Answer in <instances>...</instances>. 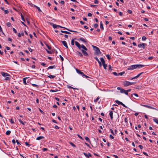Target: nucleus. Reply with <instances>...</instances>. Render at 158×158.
<instances>
[{
  "instance_id": "nucleus-1",
  "label": "nucleus",
  "mask_w": 158,
  "mask_h": 158,
  "mask_svg": "<svg viewBox=\"0 0 158 158\" xmlns=\"http://www.w3.org/2000/svg\"><path fill=\"white\" fill-rule=\"evenodd\" d=\"M75 44L76 46L78 48V49L81 50L84 56H88V54L86 52L88 49L83 44L81 45L77 41H75Z\"/></svg>"
},
{
  "instance_id": "nucleus-2",
  "label": "nucleus",
  "mask_w": 158,
  "mask_h": 158,
  "mask_svg": "<svg viewBox=\"0 0 158 158\" xmlns=\"http://www.w3.org/2000/svg\"><path fill=\"white\" fill-rule=\"evenodd\" d=\"M145 65L141 64H135L133 65L129 66L127 70H133L136 69H139L144 67Z\"/></svg>"
},
{
  "instance_id": "nucleus-3",
  "label": "nucleus",
  "mask_w": 158,
  "mask_h": 158,
  "mask_svg": "<svg viewBox=\"0 0 158 158\" xmlns=\"http://www.w3.org/2000/svg\"><path fill=\"white\" fill-rule=\"evenodd\" d=\"M52 27H53L54 28H56L57 27H61V28H64L65 29H66V30H67L69 31H70V32H78L77 31H73V30H71L70 29H68L67 28H66L65 27H61L60 25H57L56 24H52Z\"/></svg>"
},
{
  "instance_id": "nucleus-4",
  "label": "nucleus",
  "mask_w": 158,
  "mask_h": 158,
  "mask_svg": "<svg viewBox=\"0 0 158 158\" xmlns=\"http://www.w3.org/2000/svg\"><path fill=\"white\" fill-rule=\"evenodd\" d=\"M92 47L93 48L94 50L95 51V53L97 55H99L101 53L100 49L98 47L94 45H92Z\"/></svg>"
},
{
  "instance_id": "nucleus-5",
  "label": "nucleus",
  "mask_w": 158,
  "mask_h": 158,
  "mask_svg": "<svg viewBox=\"0 0 158 158\" xmlns=\"http://www.w3.org/2000/svg\"><path fill=\"white\" fill-rule=\"evenodd\" d=\"M123 85L125 87L129 86L130 85V82L127 81H125L123 82Z\"/></svg>"
},
{
  "instance_id": "nucleus-6",
  "label": "nucleus",
  "mask_w": 158,
  "mask_h": 158,
  "mask_svg": "<svg viewBox=\"0 0 158 158\" xmlns=\"http://www.w3.org/2000/svg\"><path fill=\"white\" fill-rule=\"evenodd\" d=\"M76 70L77 73L81 74L82 76L83 77V76L84 75V74L80 70L78 69H76Z\"/></svg>"
},
{
  "instance_id": "nucleus-7",
  "label": "nucleus",
  "mask_w": 158,
  "mask_h": 158,
  "mask_svg": "<svg viewBox=\"0 0 158 158\" xmlns=\"http://www.w3.org/2000/svg\"><path fill=\"white\" fill-rule=\"evenodd\" d=\"M146 45V44L144 43H142L139 44L138 45V47L139 48H145V45Z\"/></svg>"
},
{
  "instance_id": "nucleus-8",
  "label": "nucleus",
  "mask_w": 158,
  "mask_h": 158,
  "mask_svg": "<svg viewBox=\"0 0 158 158\" xmlns=\"http://www.w3.org/2000/svg\"><path fill=\"white\" fill-rule=\"evenodd\" d=\"M117 89L118 90H120V93H124L125 90L124 89H123L121 88L120 87H118L117 88Z\"/></svg>"
},
{
  "instance_id": "nucleus-9",
  "label": "nucleus",
  "mask_w": 158,
  "mask_h": 158,
  "mask_svg": "<svg viewBox=\"0 0 158 158\" xmlns=\"http://www.w3.org/2000/svg\"><path fill=\"white\" fill-rule=\"evenodd\" d=\"M1 75L3 77H5L6 76H10V75L8 73H5L4 72H1Z\"/></svg>"
},
{
  "instance_id": "nucleus-10",
  "label": "nucleus",
  "mask_w": 158,
  "mask_h": 158,
  "mask_svg": "<svg viewBox=\"0 0 158 158\" xmlns=\"http://www.w3.org/2000/svg\"><path fill=\"white\" fill-rule=\"evenodd\" d=\"M61 42H62L64 46L66 48H68V46H67V43L65 41H61Z\"/></svg>"
},
{
  "instance_id": "nucleus-11",
  "label": "nucleus",
  "mask_w": 158,
  "mask_h": 158,
  "mask_svg": "<svg viewBox=\"0 0 158 158\" xmlns=\"http://www.w3.org/2000/svg\"><path fill=\"white\" fill-rule=\"evenodd\" d=\"M142 106H144L145 107L148 108L149 109H154L156 110V109L154 107H152V106H148V105H141Z\"/></svg>"
},
{
  "instance_id": "nucleus-12",
  "label": "nucleus",
  "mask_w": 158,
  "mask_h": 158,
  "mask_svg": "<svg viewBox=\"0 0 158 158\" xmlns=\"http://www.w3.org/2000/svg\"><path fill=\"white\" fill-rule=\"evenodd\" d=\"M83 154L87 158H89V156H92L90 153H88V155L85 152L83 153Z\"/></svg>"
},
{
  "instance_id": "nucleus-13",
  "label": "nucleus",
  "mask_w": 158,
  "mask_h": 158,
  "mask_svg": "<svg viewBox=\"0 0 158 158\" xmlns=\"http://www.w3.org/2000/svg\"><path fill=\"white\" fill-rule=\"evenodd\" d=\"M113 111H110V113H109V115L110 116V118L111 119H113Z\"/></svg>"
},
{
  "instance_id": "nucleus-14",
  "label": "nucleus",
  "mask_w": 158,
  "mask_h": 158,
  "mask_svg": "<svg viewBox=\"0 0 158 158\" xmlns=\"http://www.w3.org/2000/svg\"><path fill=\"white\" fill-rule=\"evenodd\" d=\"M100 27L101 29H102V30L103 31L104 29L103 23L102 21H101L100 22Z\"/></svg>"
},
{
  "instance_id": "nucleus-15",
  "label": "nucleus",
  "mask_w": 158,
  "mask_h": 158,
  "mask_svg": "<svg viewBox=\"0 0 158 158\" xmlns=\"http://www.w3.org/2000/svg\"><path fill=\"white\" fill-rule=\"evenodd\" d=\"M34 7L38 9L39 12H42V10H40V8L37 6L36 5H34Z\"/></svg>"
},
{
  "instance_id": "nucleus-16",
  "label": "nucleus",
  "mask_w": 158,
  "mask_h": 158,
  "mask_svg": "<svg viewBox=\"0 0 158 158\" xmlns=\"http://www.w3.org/2000/svg\"><path fill=\"white\" fill-rule=\"evenodd\" d=\"M44 136H39V137H37L36 138V140H40V139H44Z\"/></svg>"
},
{
  "instance_id": "nucleus-17",
  "label": "nucleus",
  "mask_w": 158,
  "mask_h": 158,
  "mask_svg": "<svg viewBox=\"0 0 158 158\" xmlns=\"http://www.w3.org/2000/svg\"><path fill=\"white\" fill-rule=\"evenodd\" d=\"M79 40L81 41L84 43H86L87 42V41H86V40L83 38H80Z\"/></svg>"
},
{
  "instance_id": "nucleus-18",
  "label": "nucleus",
  "mask_w": 158,
  "mask_h": 158,
  "mask_svg": "<svg viewBox=\"0 0 158 158\" xmlns=\"http://www.w3.org/2000/svg\"><path fill=\"white\" fill-rule=\"evenodd\" d=\"M27 78V77H25L23 78V83L25 85L27 84V83L26 82V80Z\"/></svg>"
},
{
  "instance_id": "nucleus-19",
  "label": "nucleus",
  "mask_w": 158,
  "mask_h": 158,
  "mask_svg": "<svg viewBox=\"0 0 158 158\" xmlns=\"http://www.w3.org/2000/svg\"><path fill=\"white\" fill-rule=\"evenodd\" d=\"M143 72H141L137 75L135 77V78H136V79L138 77H139L142 74H143Z\"/></svg>"
},
{
  "instance_id": "nucleus-20",
  "label": "nucleus",
  "mask_w": 158,
  "mask_h": 158,
  "mask_svg": "<svg viewBox=\"0 0 158 158\" xmlns=\"http://www.w3.org/2000/svg\"><path fill=\"white\" fill-rule=\"evenodd\" d=\"M85 139L88 142H89V143H90V141L89 139V138L87 137V136H85Z\"/></svg>"
},
{
  "instance_id": "nucleus-21",
  "label": "nucleus",
  "mask_w": 158,
  "mask_h": 158,
  "mask_svg": "<svg viewBox=\"0 0 158 158\" xmlns=\"http://www.w3.org/2000/svg\"><path fill=\"white\" fill-rule=\"evenodd\" d=\"M115 102L117 104H118V105H121L122 104V102L119 101L118 100H116L115 101Z\"/></svg>"
},
{
  "instance_id": "nucleus-22",
  "label": "nucleus",
  "mask_w": 158,
  "mask_h": 158,
  "mask_svg": "<svg viewBox=\"0 0 158 158\" xmlns=\"http://www.w3.org/2000/svg\"><path fill=\"white\" fill-rule=\"evenodd\" d=\"M77 53H78L77 54L78 55L80 56L81 57H83V54H82V53L81 52L78 51Z\"/></svg>"
},
{
  "instance_id": "nucleus-23",
  "label": "nucleus",
  "mask_w": 158,
  "mask_h": 158,
  "mask_svg": "<svg viewBox=\"0 0 158 158\" xmlns=\"http://www.w3.org/2000/svg\"><path fill=\"white\" fill-rule=\"evenodd\" d=\"M48 77L50 78H54L56 77L54 75H50L49 76H48Z\"/></svg>"
},
{
  "instance_id": "nucleus-24",
  "label": "nucleus",
  "mask_w": 158,
  "mask_h": 158,
  "mask_svg": "<svg viewBox=\"0 0 158 158\" xmlns=\"http://www.w3.org/2000/svg\"><path fill=\"white\" fill-rule=\"evenodd\" d=\"M55 68V65H53V66H49L48 68V69H52Z\"/></svg>"
},
{
  "instance_id": "nucleus-25",
  "label": "nucleus",
  "mask_w": 158,
  "mask_h": 158,
  "mask_svg": "<svg viewBox=\"0 0 158 158\" xmlns=\"http://www.w3.org/2000/svg\"><path fill=\"white\" fill-rule=\"evenodd\" d=\"M19 121L23 125H24L25 123H26L25 122H23L20 119H19Z\"/></svg>"
},
{
  "instance_id": "nucleus-26",
  "label": "nucleus",
  "mask_w": 158,
  "mask_h": 158,
  "mask_svg": "<svg viewBox=\"0 0 158 158\" xmlns=\"http://www.w3.org/2000/svg\"><path fill=\"white\" fill-rule=\"evenodd\" d=\"M133 95H134L136 97H138V96H139L138 94H135V93H134V94H131V97H133Z\"/></svg>"
},
{
  "instance_id": "nucleus-27",
  "label": "nucleus",
  "mask_w": 158,
  "mask_h": 158,
  "mask_svg": "<svg viewBox=\"0 0 158 158\" xmlns=\"http://www.w3.org/2000/svg\"><path fill=\"white\" fill-rule=\"evenodd\" d=\"M11 133V131H10L8 130L7 131L6 133V134L7 135H9Z\"/></svg>"
},
{
  "instance_id": "nucleus-28",
  "label": "nucleus",
  "mask_w": 158,
  "mask_h": 158,
  "mask_svg": "<svg viewBox=\"0 0 158 158\" xmlns=\"http://www.w3.org/2000/svg\"><path fill=\"white\" fill-rule=\"evenodd\" d=\"M153 121L158 124V120L157 118H154L153 119Z\"/></svg>"
},
{
  "instance_id": "nucleus-29",
  "label": "nucleus",
  "mask_w": 158,
  "mask_h": 158,
  "mask_svg": "<svg viewBox=\"0 0 158 158\" xmlns=\"http://www.w3.org/2000/svg\"><path fill=\"white\" fill-rule=\"evenodd\" d=\"M100 98V97L98 96L94 100V102H96L98 101Z\"/></svg>"
},
{
  "instance_id": "nucleus-30",
  "label": "nucleus",
  "mask_w": 158,
  "mask_h": 158,
  "mask_svg": "<svg viewBox=\"0 0 158 158\" xmlns=\"http://www.w3.org/2000/svg\"><path fill=\"white\" fill-rule=\"evenodd\" d=\"M103 67L104 68V69H106L107 68V65L106 64H103Z\"/></svg>"
},
{
  "instance_id": "nucleus-31",
  "label": "nucleus",
  "mask_w": 158,
  "mask_h": 158,
  "mask_svg": "<svg viewBox=\"0 0 158 158\" xmlns=\"http://www.w3.org/2000/svg\"><path fill=\"white\" fill-rule=\"evenodd\" d=\"M125 73V72H123L118 73V76H122L123 74Z\"/></svg>"
},
{
  "instance_id": "nucleus-32",
  "label": "nucleus",
  "mask_w": 158,
  "mask_h": 158,
  "mask_svg": "<svg viewBox=\"0 0 158 158\" xmlns=\"http://www.w3.org/2000/svg\"><path fill=\"white\" fill-rule=\"evenodd\" d=\"M32 85L34 87H35L36 88H38L39 87V86L37 85H36L35 84H32Z\"/></svg>"
},
{
  "instance_id": "nucleus-33",
  "label": "nucleus",
  "mask_w": 158,
  "mask_h": 158,
  "mask_svg": "<svg viewBox=\"0 0 158 158\" xmlns=\"http://www.w3.org/2000/svg\"><path fill=\"white\" fill-rule=\"evenodd\" d=\"M69 143L71 144V145H72V146L73 147H76V145L74 144L73 143L71 142H70Z\"/></svg>"
},
{
  "instance_id": "nucleus-34",
  "label": "nucleus",
  "mask_w": 158,
  "mask_h": 158,
  "mask_svg": "<svg viewBox=\"0 0 158 158\" xmlns=\"http://www.w3.org/2000/svg\"><path fill=\"white\" fill-rule=\"evenodd\" d=\"M28 4H29L31 7H34V5H35L31 3L28 2Z\"/></svg>"
},
{
  "instance_id": "nucleus-35",
  "label": "nucleus",
  "mask_w": 158,
  "mask_h": 158,
  "mask_svg": "<svg viewBox=\"0 0 158 158\" xmlns=\"http://www.w3.org/2000/svg\"><path fill=\"white\" fill-rule=\"evenodd\" d=\"M45 45H46V46L48 48L49 50H51V47L50 46H49L47 44H45Z\"/></svg>"
},
{
  "instance_id": "nucleus-36",
  "label": "nucleus",
  "mask_w": 158,
  "mask_h": 158,
  "mask_svg": "<svg viewBox=\"0 0 158 158\" xmlns=\"http://www.w3.org/2000/svg\"><path fill=\"white\" fill-rule=\"evenodd\" d=\"M71 44L72 45H74V40L73 39L71 41Z\"/></svg>"
},
{
  "instance_id": "nucleus-37",
  "label": "nucleus",
  "mask_w": 158,
  "mask_h": 158,
  "mask_svg": "<svg viewBox=\"0 0 158 158\" xmlns=\"http://www.w3.org/2000/svg\"><path fill=\"white\" fill-rule=\"evenodd\" d=\"M113 74L116 76H118V74L116 72H113Z\"/></svg>"
},
{
  "instance_id": "nucleus-38",
  "label": "nucleus",
  "mask_w": 158,
  "mask_h": 158,
  "mask_svg": "<svg viewBox=\"0 0 158 158\" xmlns=\"http://www.w3.org/2000/svg\"><path fill=\"white\" fill-rule=\"evenodd\" d=\"M4 11L5 14H7L9 12V11L6 10H4Z\"/></svg>"
},
{
  "instance_id": "nucleus-39",
  "label": "nucleus",
  "mask_w": 158,
  "mask_h": 158,
  "mask_svg": "<svg viewBox=\"0 0 158 158\" xmlns=\"http://www.w3.org/2000/svg\"><path fill=\"white\" fill-rule=\"evenodd\" d=\"M106 56L108 59L109 60L111 59V58L110 57V55H106Z\"/></svg>"
},
{
  "instance_id": "nucleus-40",
  "label": "nucleus",
  "mask_w": 158,
  "mask_h": 158,
  "mask_svg": "<svg viewBox=\"0 0 158 158\" xmlns=\"http://www.w3.org/2000/svg\"><path fill=\"white\" fill-rule=\"evenodd\" d=\"M110 132L111 133L114 135H115V134L114 133V132L113 131V130L111 129H110Z\"/></svg>"
},
{
  "instance_id": "nucleus-41",
  "label": "nucleus",
  "mask_w": 158,
  "mask_h": 158,
  "mask_svg": "<svg viewBox=\"0 0 158 158\" xmlns=\"http://www.w3.org/2000/svg\"><path fill=\"white\" fill-rule=\"evenodd\" d=\"M6 25L8 27H10L11 26V23L9 22H8L6 23Z\"/></svg>"
},
{
  "instance_id": "nucleus-42",
  "label": "nucleus",
  "mask_w": 158,
  "mask_h": 158,
  "mask_svg": "<svg viewBox=\"0 0 158 158\" xmlns=\"http://www.w3.org/2000/svg\"><path fill=\"white\" fill-rule=\"evenodd\" d=\"M142 39L143 40H145L146 39V38L145 36H143L142 37Z\"/></svg>"
},
{
  "instance_id": "nucleus-43",
  "label": "nucleus",
  "mask_w": 158,
  "mask_h": 158,
  "mask_svg": "<svg viewBox=\"0 0 158 158\" xmlns=\"http://www.w3.org/2000/svg\"><path fill=\"white\" fill-rule=\"evenodd\" d=\"M98 26V25L97 23H96V24H94V27H95V28L97 27Z\"/></svg>"
},
{
  "instance_id": "nucleus-44",
  "label": "nucleus",
  "mask_w": 158,
  "mask_h": 158,
  "mask_svg": "<svg viewBox=\"0 0 158 158\" xmlns=\"http://www.w3.org/2000/svg\"><path fill=\"white\" fill-rule=\"evenodd\" d=\"M59 56L61 59V60L62 61H63L64 60V58H63L62 56L60 55H59Z\"/></svg>"
},
{
  "instance_id": "nucleus-45",
  "label": "nucleus",
  "mask_w": 158,
  "mask_h": 158,
  "mask_svg": "<svg viewBox=\"0 0 158 158\" xmlns=\"http://www.w3.org/2000/svg\"><path fill=\"white\" fill-rule=\"evenodd\" d=\"M60 31L63 33L67 34V31L61 30Z\"/></svg>"
},
{
  "instance_id": "nucleus-46",
  "label": "nucleus",
  "mask_w": 158,
  "mask_h": 158,
  "mask_svg": "<svg viewBox=\"0 0 158 158\" xmlns=\"http://www.w3.org/2000/svg\"><path fill=\"white\" fill-rule=\"evenodd\" d=\"M46 51H47V52L48 53L50 54H52V52H51L50 51H48V50H47V49H46Z\"/></svg>"
},
{
  "instance_id": "nucleus-47",
  "label": "nucleus",
  "mask_w": 158,
  "mask_h": 158,
  "mask_svg": "<svg viewBox=\"0 0 158 158\" xmlns=\"http://www.w3.org/2000/svg\"><path fill=\"white\" fill-rule=\"evenodd\" d=\"M94 58L97 60L98 62V61H100L99 60H98V58L97 57H94Z\"/></svg>"
},
{
  "instance_id": "nucleus-48",
  "label": "nucleus",
  "mask_w": 158,
  "mask_h": 158,
  "mask_svg": "<svg viewBox=\"0 0 158 158\" xmlns=\"http://www.w3.org/2000/svg\"><path fill=\"white\" fill-rule=\"evenodd\" d=\"M110 137L111 139H114V137L111 135H110Z\"/></svg>"
},
{
  "instance_id": "nucleus-49",
  "label": "nucleus",
  "mask_w": 158,
  "mask_h": 158,
  "mask_svg": "<svg viewBox=\"0 0 158 158\" xmlns=\"http://www.w3.org/2000/svg\"><path fill=\"white\" fill-rule=\"evenodd\" d=\"M13 30L15 33H17V31L15 28H13Z\"/></svg>"
},
{
  "instance_id": "nucleus-50",
  "label": "nucleus",
  "mask_w": 158,
  "mask_h": 158,
  "mask_svg": "<svg viewBox=\"0 0 158 158\" xmlns=\"http://www.w3.org/2000/svg\"><path fill=\"white\" fill-rule=\"evenodd\" d=\"M153 58V56H149L148 57V59L150 60H152Z\"/></svg>"
},
{
  "instance_id": "nucleus-51",
  "label": "nucleus",
  "mask_w": 158,
  "mask_h": 158,
  "mask_svg": "<svg viewBox=\"0 0 158 158\" xmlns=\"http://www.w3.org/2000/svg\"><path fill=\"white\" fill-rule=\"evenodd\" d=\"M42 150L44 152V151H47L48 150V149L47 148H44L42 149Z\"/></svg>"
},
{
  "instance_id": "nucleus-52",
  "label": "nucleus",
  "mask_w": 158,
  "mask_h": 158,
  "mask_svg": "<svg viewBox=\"0 0 158 158\" xmlns=\"http://www.w3.org/2000/svg\"><path fill=\"white\" fill-rule=\"evenodd\" d=\"M108 66H109V70H112V69H111V65H109Z\"/></svg>"
},
{
  "instance_id": "nucleus-53",
  "label": "nucleus",
  "mask_w": 158,
  "mask_h": 158,
  "mask_svg": "<svg viewBox=\"0 0 158 158\" xmlns=\"http://www.w3.org/2000/svg\"><path fill=\"white\" fill-rule=\"evenodd\" d=\"M127 12L129 14H131L132 13V11L130 10H128Z\"/></svg>"
},
{
  "instance_id": "nucleus-54",
  "label": "nucleus",
  "mask_w": 158,
  "mask_h": 158,
  "mask_svg": "<svg viewBox=\"0 0 158 158\" xmlns=\"http://www.w3.org/2000/svg\"><path fill=\"white\" fill-rule=\"evenodd\" d=\"M92 16V14L90 13H88V16H89V17H91Z\"/></svg>"
},
{
  "instance_id": "nucleus-55",
  "label": "nucleus",
  "mask_w": 158,
  "mask_h": 158,
  "mask_svg": "<svg viewBox=\"0 0 158 158\" xmlns=\"http://www.w3.org/2000/svg\"><path fill=\"white\" fill-rule=\"evenodd\" d=\"M94 3L95 4H97L98 3V2L97 0H95L94 1Z\"/></svg>"
},
{
  "instance_id": "nucleus-56",
  "label": "nucleus",
  "mask_w": 158,
  "mask_h": 158,
  "mask_svg": "<svg viewBox=\"0 0 158 158\" xmlns=\"http://www.w3.org/2000/svg\"><path fill=\"white\" fill-rule=\"evenodd\" d=\"M119 15H120L121 16H122L123 15V14L122 12H119Z\"/></svg>"
},
{
  "instance_id": "nucleus-57",
  "label": "nucleus",
  "mask_w": 158,
  "mask_h": 158,
  "mask_svg": "<svg viewBox=\"0 0 158 158\" xmlns=\"http://www.w3.org/2000/svg\"><path fill=\"white\" fill-rule=\"evenodd\" d=\"M54 128L56 129H58L59 128V127L57 125H55Z\"/></svg>"
},
{
  "instance_id": "nucleus-58",
  "label": "nucleus",
  "mask_w": 158,
  "mask_h": 158,
  "mask_svg": "<svg viewBox=\"0 0 158 158\" xmlns=\"http://www.w3.org/2000/svg\"><path fill=\"white\" fill-rule=\"evenodd\" d=\"M10 78H9L8 77H6L5 78V80L6 81L10 80Z\"/></svg>"
},
{
  "instance_id": "nucleus-59",
  "label": "nucleus",
  "mask_w": 158,
  "mask_h": 158,
  "mask_svg": "<svg viewBox=\"0 0 158 158\" xmlns=\"http://www.w3.org/2000/svg\"><path fill=\"white\" fill-rule=\"evenodd\" d=\"M124 93L127 95L128 94V92L127 91V90H125L124 92Z\"/></svg>"
},
{
  "instance_id": "nucleus-60",
  "label": "nucleus",
  "mask_w": 158,
  "mask_h": 158,
  "mask_svg": "<svg viewBox=\"0 0 158 158\" xmlns=\"http://www.w3.org/2000/svg\"><path fill=\"white\" fill-rule=\"evenodd\" d=\"M12 143L14 144H15V139H13L12 140Z\"/></svg>"
},
{
  "instance_id": "nucleus-61",
  "label": "nucleus",
  "mask_w": 158,
  "mask_h": 158,
  "mask_svg": "<svg viewBox=\"0 0 158 158\" xmlns=\"http://www.w3.org/2000/svg\"><path fill=\"white\" fill-rule=\"evenodd\" d=\"M28 50L30 52H31L33 51V50L30 48H28Z\"/></svg>"
},
{
  "instance_id": "nucleus-62",
  "label": "nucleus",
  "mask_w": 158,
  "mask_h": 158,
  "mask_svg": "<svg viewBox=\"0 0 158 158\" xmlns=\"http://www.w3.org/2000/svg\"><path fill=\"white\" fill-rule=\"evenodd\" d=\"M100 59V60H101L102 62L105 61L104 59L103 58H102H102H101Z\"/></svg>"
},
{
  "instance_id": "nucleus-63",
  "label": "nucleus",
  "mask_w": 158,
  "mask_h": 158,
  "mask_svg": "<svg viewBox=\"0 0 158 158\" xmlns=\"http://www.w3.org/2000/svg\"><path fill=\"white\" fill-rule=\"evenodd\" d=\"M100 59V60H101L102 62L105 61L104 59L103 58H102H102H101Z\"/></svg>"
},
{
  "instance_id": "nucleus-64",
  "label": "nucleus",
  "mask_w": 158,
  "mask_h": 158,
  "mask_svg": "<svg viewBox=\"0 0 158 158\" xmlns=\"http://www.w3.org/2000/svg\"><path fill=\"white\" fill-rule=\"evenodd\" d=\"M138 147L140 149H142L143 148V146L141 145H139L138 146Z\"/></svg>"
}]
</instances>
